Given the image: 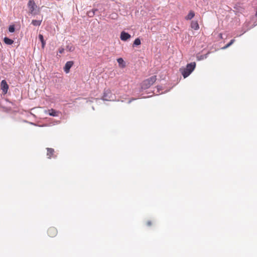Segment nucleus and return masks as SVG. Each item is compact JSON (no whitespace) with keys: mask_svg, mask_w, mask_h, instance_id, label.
<instances>
[{"mask_svg":"<svg viewBox=\"0 0 257 257\" xmlns=\"http://www.w3.org/2000/svg\"><path fill=\"white\" fill-rule=\"evenodd\" d=\"M196 64L195 62L188 63L185 67H181L179 71L184 78L188 77L194 70L196 68Z\"/></svg>","mask_w":257,"mask_h":257,"instance_id":"1","label":"nucleus"},{"mask_svg":"<svg viewBox=\"0 0 257 257\" xmlns=\"http://www.w3.org/2000/svg\"><path fill=\"white\" fill-rule=\"evenodd\" d=\"M156 80L157 76L156 75H154L149 78L148 79L144 80L141 83V86L140 88L139 92H141L144 90H146L149 88L156 82Z\"/></svg>","mask_w":257,"mask_h":257,"instance_id":"2","label":"nucleus"},{"mask_svg":"<svg viewBox=\"0 0 257 257\" xmlns=\"http://www.w3.org/2000/svg\"><path fill=\"white\" fill-rule=\"evenodd\" d=\"M28 8H29V13L32 16H35L37 15L40 13V8L38 7L36 5L34 0H29L27 4Z\"/></svg>","mask_w":257,"mask_h":257,"instance_id":"3","label":"nucleus"},{"mask_svg":"<svg viewBox=\"0 0 257 257\" xmlns=\"http://www.w3.org/2000/svg\"><path fill=\"white\" fill-rule=\"evenodd\" d=\"M116 98L115 95L113 94L109 89H104L103 95L101 99L103 101H114Z\"/></svg>","mask_w":257,"mask_h":257,"instance_id":"4","label":"nucleus"},{"mask_svg":"<svg viewBox=\"0 0 257 257\" xmlns=\"http://www.w3.org/2000/svg\"><path fill=\"white\" fill-rule=\"evenodd\" d=\"M0 87L2 91V93H0V97L2 98L3 96H5V95L8 93L9 89V85L7 81L5 79H3L1 82Z\"/></svg>","mask_w":257,"mask_h":257,"instance_id":"5","label":"nucleus"},{"mask_svg":"<svg viewBox=\"0 0 257 257\" xmlns=\"http://www.w3.org/2000/svg\"><path fill=\"white\" fill-rule=\"evenodd\" d=\"M131 38V35L125 31H122L120 34V39L121 41L126 42Z\"/></svg>","mask_w":257,"mask_h":257,"instance_id":"6","label":"nucleus"},{"mask_svg":"<svg viewBox=\"0 0 257 257\" xmlns=\"http://www.w3.org/2000/svg\"><path fill=\"white\" fill-rule=\"evenodd\" d=\"M73 61H67L64 66L63 67V70L66 73H68L70 72V69L72 68L73 65H74Z\"/></svg>","mask_w":257,"mask_h":257,"instance_id":"7","label":"nucleus"},{"mask_svg":"<svg viewBox=\"0 0 257 257\" xmlns=\"http://www.w3.org/2000/svg\"><path fill=\"white\" fill-rule=\"evenodd\" d=\"M57 233V230L55 227H50L48 230V234L50 237L55 236Z\"/></svg>","mask_w":257,"mask_h":257,"instance_id":"8","label":"nucleus"},{"mask_svg":"<svg viewBox=\"0 0 257 257\" xmlns=\"http://www.w3.org/2000/svg\"><path fill=\"white\" fill-rule=\"evenodd\" d=\"M48 114L52 116H58V114H59L60 112L59 111H57L54 109L51 108L50 109H48L47 110Z\"/></svg>","mask_w":257,"mask_h":257,"instance_id":"9","label":"nucleus"},{"mask_svg":"<svg viewBox=\"0 0 257 257\" xmlns=\"http://www.w3.org/2000/svg\"><path fill=\"white\" fill-rule=\"evenodd\" d=\"M190 27L194 30H198L199 29L198 21L192 20L191 22Z\"/></svg>","mask_w":257,"mask_h":257,"instance_id":"10","label":"nucleus"},{"mask_svg":"<svg viewBox=\"0 0 257 257\" xmlns=\"http://www.w3.org/2000/svg\"><path fill=\"white\" fill-rule=\"evenodd\" d=\"M117 62L118 64V66L119 67L121 68H124L126 66V63L124 61L122 58H118L117 59Z\"/></svg>","mask_w":257,"mask_h":257,"instance_id":"11","label":"nucleus"},{"mask_svg":"<svg viewBox=\"0 0 257 257\" xmlns=\"http://www.w3.org/2000/svg\"><path fill=\"white\" fill-rule=\"evenodd\" d=\"M195 12L192 10H190L189 12L188 15L186 16H185V19L187 21L191 20L195 17Z\"/></svg>","mask_w":257,"mask_h":257,"instance_id":"12","label":"nucleus"},{"mask_svg":"<svg viewBox=\"0 0 257 257\" xmlns=\"http://www.w3.org/2000/svg\"><path fill=\"white\" fill-rule=\"evenodd\" d=\"M38 38L41 43L42 48H44L46 45V41L45 40V39L44 38L43 35L41 34H39L38 35Z\"/></svg>","mask_w":257,"mask_h":257,"instance_id":"13","label":"nucleus"},{"mask_svg":"<svg viewBox=\"0 0 257 257\" xmlns=\"http://www.w3.org/2000/svg\"><path fill=\"white\" fill-rule=\"evenodd\" d=\"M43 19L42 18L40 20H33L31 24L34 26H40L41 25Z\"/></svg>","mask_w":257,"mask_h":257,"instance_id":"14","label":"nucleus"},{"mask_svg":"<svg viewBox=\"0 0 257 257\" xmlns=\"http://www.w3.org/2000/svg\"><path fill=\"white\" fill-rule=\"evenodd\" d=\"M4 42L6 44L8 45H11L14 43L13 40L8 37H5L4 38Z\"/></svg>","mask_w":257,"mask_h":257,"instance_id":"15","label":"nucleus"},{"mask_svg":"<svg viewBox=\"0 0 257 257\" xmlns=\"http://www.w3.org/2000/svg\"><path fill=\"white\" fill-rule=\"evenodd\" d=\"M141 45V40L140 38H137L133 42V47H137Z\"/></svg>","mask_w":257,"mask_h":257,"instance_id":"16","label":"nucleus"},{"mask_svg":"<svg viewBox=\"0 0 257 257\" xmlns=\"http://www.w3.org/2000/svg\"><path fill=\"white\" fill-rule=\"evenodd\" d=\"M47 155L48 156V158H51V156L53 155L54 152V150L52 148H47Z\"/></svg>","mask_w":257,"mask_h":257,"instance_id":"17","label":"nucleus"},{"mask_svg":"<svg viewBox=\"0 0 257 257\" xmlns=\"http://www.w3.org/2000/svg\"><path fill=\"white\" fill-rule=\"evenodd\" d=\"M66 49L68 51L72 52L75 50V48L73 45H67L66 47Z\"/></svg>","mask_w":257,"mask_h":257,"instance_id":"18","label":"nucleus"},{"mask_svg":"<svg viewBox=\"0 0 257 257\" xmlns=\"http://www.w3.org/2000/svg\"><path fill=\"white\" fill-rule=\"evenodd\" d=\"M8 30L10 33H14L16 31L15 26L14 25H11L9 26Z\"/></svg>","mask_w":257,"mask_h":257,"instance_id":"19","label":"nucleus"},{"mask_svg":"<svg viewBox=\"0 0 257 257\" xmlns=\"http://www.w3.org/2000/svg\"><path fill=\"white\" fill-rule=\"evenodd\" d=\"M196 59H197V61H201V60H203L205 59L204 58L203 55H199V54H197L196 55Z\"/></svg>","mask_w":257,"mask_h":257,"instance_id":"20","label":"nucleus"},{"mask_svg":"<svg viewBox=\"0 0 257 257\" xmlns=\"http://www.w3.org/2000/svg\"><path fill=\"white\" fill-rule=\"evenodd\" d=\"M87 16L90 18L93 17L94 16V12H92L91 10L88 11L87 12Z\"/></svg>","mask_w":257,"mask_h":257,"instance_id":"21","label":"nucleus"},{"mask_svg":"<svg viewBox=\"0 0 257 257\" xmlns=\"http://www.w3.org/2000/svg\"><path fill=\"white\" fill-rule=\"evenodd\" d=\"M235 42V39H231L229 42H228L227 44H226L227 45V47H230L231 45H232L233 44V43Z\"/></svg>","mask_w":257,"mask_h":257,"instance_id":"22","label":"nucleus"},{"mask_svg":"<svg viewBox=\"0 0 257 257\" xmlns=\"http://www.w3.org/2000/svg\"><path fill=\"white\" fill-rule=\"evenodd\" d=\"M25 121L26 122H28L30 124H31L32 125H35V126H44V125H38L36 123H35L34 122H29L27 120H25Z\"/></svg>","mask_w":257,"mask_h":257,"instance_id":"23","label":"nucleus"},{"mask_svg":"<svg viewBox=\"0 0 257 257\" xmlns=\"http://www.w3.org/2000/svg\"><path fill=\"white\" fill-rule=\"evenodd\" d=\"M64 49L62 47H61L59 49L58 51L60 54H62L64 51Z\"/></svg>","mask_w":257,"mask_h":257,"instance_id":"24","label":"nucleus"},{"mask_svg":"<svg viewBox=\"0 0 257 257\" xmlns=\"http://www.w3.org/2000/svg\"><path fill=\"white\" fill-rule=\"evenodd\" d=\"M163 90V86H157V90L158 92H160V91Z\"/></svg>","mask_w":257,"mask_h":257,"instance_id":"25","label":"nucleus"},{"mask_svg":"<svg viewBox=\"0 0 257 257\" xmlns=\"http://www.w3.org/2000/svg\"><path fill=\"white\" fill-rule=\"evenodd\" d=\"M209 54V52H208L206 54L203 55L204 59H206L208 57Z\"/></svg>","mask_w":257,"mask_h":257,"instance_id":"26","label":"nucleus"},{"mask_svg":"<svg viewBox=\"0 0 257 257\" xmlns=\"http://www.w3.org/2000/svg\"><path fill=\"white\" fill-rule=\"evenodd\" d=\"M136 100V98H131L130 100H129V101H128V103H130L132 101H133V100Z\"/></svg>","mask_w":257,"mask_h":257,"instance_id":"27","label":"nucleus"},{"mask_svg":"<svg viewBox=\"0 0 257 257\" xmlns=\"http://www.w3.org/2000/svg\"><path fill=\"white\" fill-rule=\"evenodd\" d=\"M92 12H94V14H95V12L98 11L97 9H93L91 10Z\"/></svg>","mask_w":257,"mask_h":257,"instance_id":"28","label":"nucleus"},{"mask_svg":"<svg viewBox=\"0 0 257 257\" xmlns=\"http://www.w3.org/2000/svg\"><path fill=\"white\" fill-rule=\"evenodd\" d=\"M117 17V15L116 14H112V18L115 19Z\"/></svg>","mask_w":257,"mask_h":257,"instance_id":"29","label":"nucleus"},{"mask_svg":"<svg viewBox=\"0 0 257 257\" xmlns=\"http://www.w3.org/2000/svg\"><path fill=\"white\" fill-rule=\"evenodd\" d=\"M152 224V222L151 221H148L147 222V225L148 226H151Z\"/></svg>","mask_w":257,"mask_h":257,"instance_id":"30","label":"nucleus"},{"mask_svg":"<svg viewBox=\"0 0 257 257\" xmlns=\"http://www.w3.org/2000/svg\"><path fill=\"white\" fill-rule=\"evenodd\" d=\"M227 48H228V47H227V45L226 44L224 47H223L221 49H227Z\"/></svg>","mask_w":257,"mask_h":257,"instance_id":"31","label":"nucleus"},{"mask_svg":"<svg viewBox=\"0 0 257 257\" xmlns=\"http://www.w3.org/2000/svg\"><path fill=\"white\" fill-rule=\"evenodd\" d=\"M152 95H151V96H143L142 98H148V97H150L151 96H152Z\"/></svg>","mask_w":257,"mask_h":257,"instance_id":"32","label":"nucleus"},{"mask_svg":"<svg viewBox=\"0 0 257 257\" xmlns=\"http://www.w3.org/2000/svg\"><path fill=\"white\" fill-rule=\"evenodd\" d=\"M244 33H245V31H244L242 34L238 35V36H241L242 34H243Z\"/></svg>","mask_w":257,"mask_h":257,"instance_id":"33","label":"nucleus"},{"mask_svg":"<svg viewBox=\"0 0 257 257\" xmlns=\"http://www.w3.org/2000/svg\"><path fill=\"white\" fill-rule=\"evenodd\" d=\"M169 90H170V89L167 90H165L163 93H166V92H168Z\"/></svg>","mask_w":257,"mask_h":257,"instance_id":"34","label":"nucleus"},{"mask_svg":"<svg viewBox=\"0 0 257 257\" xmlns=\"http://www.w3.org/2000/svg\"><path fill=\"white\" fill-rule=\"evenodd\" d=\"M6 100L7 101H9V99H7H7H6Z\"/></svg>","mask_w":257,"mask_h":257,"instance_id":"35","label":"nucleus"},{"mask_svg":"<svg viewBox=\"0 0 257 257\" xmlns=\"http://www.w3.org/2000/svg\"><path fill=\"white\" fill-rule=\"evenodd\" d=\"M92 108L93 110H94V107H93V106H92Z\"/></svg>","mask_w":257,"mask_h":257,"instance_id":"36","label":"nucleus"},{"mask_svg":"<svg viewBox=\"0 0 257 257\" xmlns=\"http://www.w3.org/2000/svg\"><path fill=\"white\" fill-rule=\"evenodd\" d=\"M146 93H147V94L150 93V92H147V91H146Z\"/></svg>","mask_w":257,"mask_h":257,"instance_id":"37","label":"nucleus"},{"mask_svg":"<svg viewBox=\"0 0 257 257\" xmlns=\"http://www.w3.org/2000/svg\"><path fill=\"white\" fill-rule=\"evenodd\" d=\"M146 93H147V94L150 93V92H147V91H146Z\"/></svg>","mask_w":257,"mask_h":257,"instance_id":"38","label":"nucleus"},{"mask_svg":"<svg viewBox=\"0 0 257 257\" xmlns=\"http://www.w3.org/2000/svg\"><path fill=\"white\" fill-rule=\"evenodd\" d=\"M257 25V23L256 24L254 25V26H255Z\"/></svg>","mask_w":257,"mask_h":257,"instance_id":"39","label":"nucleus"}]
</instances>
